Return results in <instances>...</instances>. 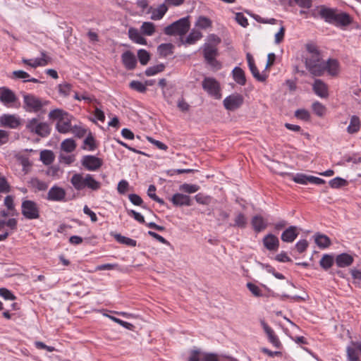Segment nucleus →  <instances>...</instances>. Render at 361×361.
Returning <instances> with one entry per match:
<instances>
[{
	"instance_id": "45",
	"label": "nucleus",
	"mask_w": 361,
	"mask_h": 361,
	"mask_svg": "<svg viewBox=\"0 0 361 361\" xmlns=\"http://www.w3.org/2000/svg\"><path fill=\"white\" fill-rule=\"evenodd\" d=\"M137 58L140 63L145 66L147 65L150 60V54L147 50L141 49L137 51Z\"/></svg>"
},
{
	"instance_id": "17",
	"label": "nucleus",
	"mask_w": 361,
	"mask_h": 361,
	"mask_svg": "<svg viewBox=\"0 0 361 361\" xmlns=\"http://www.w3.org/2000/svg\"><path fill=\"white\" fill-rule=\"evenodd\" d=\"M312 90L321 98H327L329 97L328 85L320 79H315L312 84Z\"/></svg>"
},
{
	"instance_id": "64",
	"label": "nucleus",
	"mask_w": 361,
	"mask_h": 361,
	"mask_svg": "<svg viewBox=\"0 0 361 361\" xmlns=\"http://www.w3.org/2000/svg\"><path fill=\"white\" fill-rule=\"evenodd\" d=\"M84 144L89 147V150L90 151L94 150L97 147L95 140L91 133H90L87 137L85 139Z\"/></svg>"
},
{
	"instance_id": "40",
	"label": "nucleus",
	"mask_w": 361,
	"mask_h": 361,
	"mask_svg": "<svg viewBox=\"0 0 361 361\" xmlns=\"http://www.w3.org/2000/svg\"><path fill=\"white\" fill-rule=\"evenodd\" d=\"M164 63H159L156 66H150L145 70V75L147 76L154 75L159 73L163 72L165 69Z\"/></svg>"
},
{
	"instance_id": "28",
	"label": "nucleus",
	"mask_w": 361,
	"mask_h": 361,
	"mask_svg": "<svg viewBox=\"0 0 361 361\" xmlns=\"http://www.w3.org/2000/svg\"><path fill=\"white\" fill-rule=\"evenodd\" d=\"M168 11V6L164 3L151 11V19L153 20H161Z\"/></svg>"
},
{
	"instance_id": "27",
	"label": "nucleus",
	"mask_w": 361,
	"mask_h": 361,
	"mask_svg": "<svg viewBox=\"0 0 361 361\" xmlns=\"http://www.w3.org/2000/svg\"><path fill=\"white\" fill-rule=\"evenodd\" d=\"M129 38L137 44L146 45L147 39L141 35L140 32L134 27H130L128 30Z\"/></svg>"
},
{
	"instance_id": "41",
	"label": "nucleus",
	"mask_w": 361,
	"mask_h": 361,
	"mask_svg": "<svg viewBox=\"0 0 361 361\" xmlns=\"http://www.w3.org/2000/svg\"><path fill=\"white\" fill-rule=\"evenodd\" d=\"M335 262V259L332 255H324L322 259H320L319 264L320 266L324 269H328L331 267L334 262Z\"/></svg>"
},
{
	"instance_id": "15",
	"label": "nucleus",
	"mask_w": 361,
	"mask_h": 361,
	"mask_svg": "<svg viewBox=\"0 0 361 361\" xmlns=\"http://www.w3.org/2000/svg\"><path fill=\"white\" fill-rule=\"evenodd\" d=\"M261 325L268 337L269 341L275 348L281 349L282 348V344L278 336L275 334L274 330L264 320L261 321Z\"/></svg>"
},
{
	"instance_id": "2",
	"label": "nucleus",
	"mask_w": 361,
	"mask_h": 361,
	"mask_svg": "<svg viewBox=\"0 0 361 361\" xmlns=\"http://www.w3.org/2000/svg\"><path fill=\"white\" fill-rule=\"evenodd\" d=\"M71 183L76 190L88 188L97 191L101 188V183L96 180L91 174L83 176L82 173H75L71 178Z\"/></svg>"
},
{
	"instance_id": "20",
	"label": "nucleus",
	"mask_w": 361,
	"mask_h": 361,
	"mask_svg": "<svg viewBox=\"0 0 361 361\" xmlns=\"http://www.w3.org/2000/svg\"><path fill=\"white\" fill-rule=\"evenodd\" d=\"M354 257L348 253H341L338 255L335 258V263L339 268H345L353 264Z\"/></svg>"
},
{
	"instance_id": "57",
	"label": "nucleus",
	"mask_w": 361,
	"mask_h": 361,
	"mask_svg": "<svg viewBox=\"0 0 361 361\" xmlns=\"http://www.w3.org/2000/svg\"><path fill=\"white\" fill-rule=\"evenodd\" d=\"M246 286L248 290L252 293L253 295L256 297L262 296V290L257 285L251 282H248Z\"/></svg>"
},
{
	"instance_id": "18",
	"label": "nucleus",
	"mask_w": 361,
	"mask_h": 361,
	"mask_svg": "<svg viewBox=\"0 0 361 361\" xmlns=\"http://www.w3.org/2000/svg\"><path fill=\"white\" fill-rule=\"evenodd\" d=\"M121 60L123 66L127 70H133L137 65L135 56L130 51H126L121 55Z\"/></svg>"
},
{
	"instance_id": "43",
	"label": "nucleus",
	"mask_w": 361,
	"mask_h": 361,
	"mask_svg": "<svg viewBox=\"0 0 361 361\" xmlns=\"http://www.w3.org/2000/svg\"><path fill=\"white\" fill-rule=\"evenodd\" d=\"M249 68L253 75V77L259 82L266 81L268 75L265 73H260L255 64L249 66Z\"/></svg>"
},
{
	"instance_id": "46",
	"label": "nucleus",
	"mask_w": 361,
	"mask_h": 361,
	"mask_svg": "<svg viewBox=\"0 0 361 361\" xmlns=\"http://www.w3.org/2000/svg\"><path fill=\"white\" fill-rule=\"evenodd\" d=\"M156 187L154 185H150L147 190V195L148 196L152 199L154 201L158 202L161 205H164L165 202L163 199L159 197L156 194Z\"/></svg>"
},
{
	"instance_id": "48",
	"label": "nucleus",
	"mask_w": 361,
	"mask_h": 361,
	"mask_svg": "<svg viewBox=\"0 0 361 361\" xmlns=\"http://www.w3.org/2000/svg\"><path fill=\"white\" fill-rule=\"evenodd\" d=\"M129 87L138 92L145 93L147 91V87L142 82L137 80H133L130 82Z\"/></svg>"
},
{
	"instance_id": "37",
	"label": "nucleus",
	"mask_w": 361,
	"mask_h": 361,
	"mask_svg": "<svg viewBox=\"0 0 361 361\" xmlns=\"http://www.w3.org/2000/svg\"><path fill=\"white\" fill-rule=\"evenodd\" d=\"M61 149L66 152L70 153L73 152L76 148V144L74 140L68 138L64 140L61 145Z\"/></svg>"
},
{
	"instance_id": "59",
	"label": "nucleus",
	"mask_w": 361,
	"mask_h": 361,
	"mask_svg": "<svg viewBox=\"0 0 361 361\" xmlns=\"http://www.w3.org/2000/svg\"><path fill=\"white\" fill-rule=\"evenodd\" d=\"M235 20L243 27H247L249 25L247 18L242 13H236Z\"/></svg>"
},
{
	"instance_id": "26",
	"label": "nucleus",
	"mask_w": 361,
	"mask_h": 361,
	"mask_svg": "<svg viewBox=\"0 0 361 361\" xmlns=\"http://www.w3.org/2000/svg\"><path fill=\"white\" fill-rule=\"evenodd\" d=\"M17 97L14 92L8 88H3L0 94V101L4 104L15 102Z\"/></svg>"
},
{
	"instance_id": "7",
	"label": "nucleus",
	"mask_w": 361,
	"mask_h": 361,
	"mask_svg": "<svg viewBox=\"0 0 361 361\" xmlns=\"http://www.w3.org/2000/svg\"><path fill=\"white\" fill-rule=\"evenodd\" d=\"M202 53L207 63L216 70L221 68V63L216 59L219 55L217 47H215V46H213L211 44H204L203 45Z\"/></svg>"
},
{
	"instance_id": "62",
	"label": "nucleus",
	"mask_w": 361,
	"mask_h": 361,
	"mask_svg": "<svg viewBox=\"0 0 361 361\" xmlns=\"http://www.w3.org/2000/svg\"><path fill=\"white\" fill-rule=\"evenodd\" d=\"M127 214L130 216L133 217L139 223H140V224L145 223L144 216L139 212H137L133 209H127Z\"/></svg>"
},
{
	"instance_id": "3",
	"label": "nucleus",
	"mask_w": 361,
	"mask_h": 361,
	"mask_svg": "<svg viewBox=\"0 0 361 361\" xmlns=\"http://www.w3.org/2000/svg\"><path fill=\"white\" fill-rule=\"evenodd\" d=\"M23 97V107L26 112L29 113L40 112L42 108L49 104V101L42 99L32 94L24 93Z\"/></svg>"
},
{
	"instance_id": "34",
	"label": "nucleus",
	"mask_w": 361,
	"mask_h": 361,
	"mask_svg": "<svg viewBox=\"0 0 361 361\" xmlns=\"http://www.w3.org/2000/svg\"><path fill=\"white\" fill-rule=\"evenodd\" d=\"M315 243L318 247L321 248H326L330 246L331 240L324 234L317 233L315 235Z\"/></svg>"
},
{
	"instance_id": "63",
	"label": "nucleus",
	"mask_w": 361,
	"mask_h": 361,
	"mask_svg": "<svg viewBox=\"0 0 361 361\" xmlns=\"http://www.w3.org/2000/svg\"><path fill=\"white\" fill-rule=\"evenodd\" d=\"M128 199L134 205L142 206L143 208H145V207L142 205V199L138 195L134 193L130 194L128 195Z\"/></svg>"
},
{
	"instance_id": "38",
	"label": "nucleus",
	"mask_w": 361,
	"mask_h": 361,
	"mask_svg": "<svg viewBox=\"0 0 361 361\" xmlns=\"http://www.w3.org/2000/svg\"><path fill=\"white\" fill-rule=\"evenodd\" d=\"M140 30L142 34L152 36L155 32V25L152 22H144L141 25Z\"/></svg>"
},
{
	"instance_id": "25",
	"label": "nucleus",
	"mask_w": 361,
	"mask_h": 361,
	"mask_svg": "<svg viewBox=\"0 0 361 361\" xmlns=\"http://www.w3.org/2000/svg\"><path fill=\"white\" fill-rule=\"evenodd\" d=\"M298 233L297 232L296 226H291L286 229L281 234V240L283 242L292 243L298 237Z\"/></svg>"
},
{
	"instance_id": "21",
	"label": "nucleus",
	"mask_w": 361,
	"mask_h": 361,
	"mask_svg": "<svg viewBox=\"0 0 361 361\" xmlns=\"http://www.w3.org/2000/svg\"><path fill=\"white\" fill-rule=\"evenodd\" d=\"M56 128L60 133L65 134L71 132L72 128L71 120L68 114L57 121Z\"/></svg>"
},
{
	"instance_id": "44",
	"label": "nucleus",
	"mask_w": 361,
	"mask_h": 361,
	"mask_svg": "<svg viewBox=\"0 0 361 361\" xmlns=\"http://www.w3.org/2000/svg\"><path fill=\"white\" fill-rule=\"evenodd\" d=\"M313 112L319 117H322L326 114V107L319 102H314L312 105Z\"/></svg>"
},
{
	"instance_id": "58",
	"label": "nucleus",
	"mask_w": 361,
	"mask_h": 361,
	"mask_svg": "<svg viewBox=\"0 0 361 361\" xmlns=\"http://www.w3.org/2000/svg\"><path fill=\"white\" fill-rule=\"evenodd\" d=\"M310 176L303 173H297L293 176V180L294 182L300 184L305 185L309 182Z\"/></svg>"
},
{
	"instance_id": "47",
	"label": "nucleus",
	"mask_w": 361,
	"mask_h": 361,
	"mask_svg": "<svg viewBox=\"0 0 361 361\" xmlns=\"http://www.w3.org/2000/svg\"><path fill=\"white\" fill-rule=\"evenodd\" d=\"M293 2L302 8L309 9L312 6V0H289V6H292Z\"/></svg>"
},
{
	"instance_id": "52",
	"label": "nucleus",
	"mask_w": 361,
	"mask_h": 361,
	"mask_svg": "<svg viewBox=\"0 0 361 361\" xmlns=\"http://www.w3.org/2000/svg\"><path fill=\"white\" fill-rule=\"evenodd\" d=\"M107 317L109 319H111L112 321L115 322L116 323L120 324L121 326H123L124 328H126L127 329H129L131 331L135 330V326L133 324H132L131 323L123 321V320H121L116 317L111 316V315H107Z\"/></svg>"
},
{
	"instance_id": "39",
	"label": "nucleus",
	"mask_w": 361,
	"mask_h": 361,
	"mask_svg": "<svg viewBox=\"0 0 361 361\" xmlns=\"http://www.w3.org/2000/svg\"><path fill=\"white\" fill-rule=\"evenodd\" d=\"M40 159L46 164H51L54 160V155L52 151L45 149L40 153Z\"/></svg>"
},
{
	"instance_id": "6",
	"label": "nucleus",
	"mask_w": 361,
	"mask_h": 361,
	"mask_svg": "<svg viewBox=\"0 0 361 361\" xmlns=\"http://www.w3.org/2000/svg\"><path fill=\"white\" fill-rule=\"evenodd\" d=\"M26 129L42 137H47L51 133V128L48 123L39 122L35 118L28 120L26 123Z\"/></svg>"
},
{
	"instance_id": "11",
	"label": "nucleus",
	"mask_w": 361,
	"mask_h": 361,
	"mask_svg": "<svg viewBox=\"0 0 361 361\" xmlns=\"http://www.w3.org/2000/svg\"><path fill=\"white\" fill-rule=\"evenodd\" d=\"M81 164L87 170L94 171L102 166L103 160L94 155H85L82 157Z\"/></svg>"
},
{
	"instance_id": "12",
	"label": "nucleus",
	"mask_w": 361,
	"mask_h": 361,
	"mask_svg": "<svg viewBox=\"0 0 361 361\" xmlns=\"http://www.w3.org/2000/svg\"><path fill=\"white\" fill-rule=\"evenodd\" d=\"M46 199L52 202H66V192L63 188L55 185L49 190Z\"/></svg>"
},
{
	"instance_id": "33",
	"label": "nucleus",
	"mask_w": 361,
	"mask_h": 361,
	"mask_svg": "<svg viewBox=\"0 0 361 361\" xmlns=\"http://www.w3.org/2000/svg\"><path fill=\"white\" fill-rule=\"evenodd\" d=\"M114 239L121 244L126 245L130 247H135L137 241L132 238L122 235L120 233L111 234Z\"/></svg>"
},
{
	"instance_id": "60",
	"label": "nucleus",
	"mask_w": 361,
	"mask_h": 361,
	"mask_svg": "<svg viewBox=\"0 0 361 361\" xmlns=\"http://www.w3.org/2000/svg\"><path fill=\"white\" fill-rule=\"evenodd\" d=\"M347 357L348 361H359L356 350L350 346L347 348Z\"/></svg>"
},
{
	"instance_id": "4",
	"label": "nucleus",
	"mask_w": 361,
	"mask_h": 361,
	"mask_svg": "<svg viewBox=\"0 0 361 361\" xmlns=\"http://www.w3.org/2000/svg\"><path fill=\"white\" fill-rule=\"evenodd\" d=\"M190 27V23L189 20V16H187L182 18L165 27L164 29V32L165 35L169 36H183L188 32Z\"/></svg>"
},
{
	"instance_id": "22",
	"label": "nucleus",
	"mask_w": 361,
	"mask_h": 361,
	"mask_svg": "<svg viewBox=\"0 0 361 361\" xmlns=\"http://www.w3.org/2000/svg\"><path fill=\"white\" fill-rule=\"evenodd\" d=\"M0 123L2 126L11 128H16L19 125V120L14 115H4L0 118Z\"/></svg>"
},
{
	"instance_id": "16",
	"label": "nucleus",
	"mask_w": 361,
	"mask_h": 361,
	"mask_svg": "<svg viewBox=\"0 0 361 361\" xmlns=\"http://www.w3.org/2000/svg\"><path fill=\"white\" fill-rule=\"evenodd\" d=\"M339 70L340 65L338 61L335 59H329L326 61L324 62L322 75L326 71L329 75L331 76H336L339 73Z\"/></svg>"
},
{
	"instance_id": "32",
	"label": "nucleus",
	"mask_w": 361,
	"mask_h": 361,
	"mask_svg": "<svg viewBox=\"0 0 361 361\" xmlns=\"http://www.w3.org/2000/svg\"><path fill=\"white\" fill-rule=\"evenodd\" d=\"M360 120L357 116H352L350 118V124L347 128V131L350 134H353L360 130Z\"/></svg>"
},
{
	"instance_id": "14",
	"label": "nucleus",
	"mask_w": 361,
	"mask_h": 361,
	"mask_svg": "<svg viewBox=\"0 0 361 361\" xmlns=\"http://www.w3.org/2000/svg\"><path fill=\"white\" fill-rule=\"evenodd\" d=\"M170 200L175 207H190L192 204V200L189 195L179 192L175 193Z\"/></svg>"
},
{
	"instance_id": "23",
	"label": "nucleus",
	"mask_w": 361,
	"mask_h": 361,
	"mask_svg": "<svg viewBox=\"0 0 361 361\" xmlns=\"http://www.w3.org/2000/svg\"><path fill=\"white\" fill-rule=\"evenodd\" d=\"M263 244L269 250H276L279 245V241L276 236L270 233L264 236Z\"/></svg>"
},
{
	"instance_id": "56",
	"label": "nucleus",
	"mask_w": 361,
	"mask_h": 361,
	"mask_svg": "<svg viewBox=\"0 0 361 361\" xmlns=\"http://www.w3.org/2000/svg\"><path fill=\"white\" fill-rule=\"evenodd\" d=\"M68 113L64 112L63 110L56 109L51 111L49 114L50 119H58L59 121L61 118L65 116Z\"/></svg>"
},
{
	"instance_id": "31",
	"label": "nucleus",
	"mask_w": 361,
	"mask_h": 361,
	"mask_svg": "<svg viewBox=\"0 0 361 361\" xmlns=\"http://www.w3.org/2000/svg\"><path fill=\"white\" fill-rule=\"evenodd\" d=\"M174 45L171 43H163L158 46L157 51L162 57H166L173 53Z\"/></svg>"
},
{
	"instance_id": "10",
	"label": "nucleus",
	"mask_w": 361,
	"mask_h": 361,
	"mask_svg": "<svg viewBox=\"0 0 361 361\" xmlns=\"http://www.w3.org/2000/svg\"><path fill=\"white\" fill-rule=\"evenodd\" d=\"M244 98L240 94H233L224 99V106L228 111H235L243 104Z\"/></svg>"
},
{
	"instance_id": "51",
	"label": "nucleus",
	"mask_w": 361,
	"mask_h": 361,
	"mask_svg": "<svg viewBox=\"0 0 361 361\" xmlns=\"http://www.w3.org/2000/svg\"><path fill=\"white\" fill-rule=\"evenodd\" d=\"M72 85L70 83L64 82L58 85V90L60 94L68 97L71 94Z\"/></svg>"
},
{
	"instance_id": "24",
	"label": "nucleus",
	"mask_w": 361,
	"mask_h": 361,
	"mask_svg": "<svg viewBox=\"0 0 361 361\" xmlns=\"http://www.w3.org/2000/svg\"><path fill=\"white\" fill-rule=\"evenodd\" d=\"M251 224L256 233H259L264 231L267 226V222L261 215L254 216L252 218Z\"/></svg>"
},
{
	"instance_id": "61",
	"label": "nucleus",
	"mask_w": 361,
	"mask_h": 361,
	"mask_svg": "<svg viewBox=\"0 0 361 361\" xmlns=\"http://www.w3.org/2000/svg\"><path fill=\"white\" fill-rule=\"evenodd\" d=\"M76 137L81 138L84 137L87 133V130L79 126H74L71 130Z\"/></svg>"
},
{
	"instance_id": "53",
	"label": "nucleus",
	"mask_w": 361,
	"mask_h": 361,
	"mask_svg": "<svg viewBox=\"0 0 361 361\" xmlns=\"http://www.w3.org/2000/svg\"><path fill=\"white\" fill-rule=\"evenodd\" d=\"M329 183V185L332 188H338L345 185L347 184V181H346V180H345L342 178L336 177V178L331 179Z\"/></svg>"
},
{
	"instance_id": "8",
	"label": "nucleus",
	"mask_w": 361,
	"mask_h": 361,
	"mask_svg": "<svg viewBox=\"0 0 361 361\" xmlns=\"http://www.w3.org/2000/svg\"><path fill=\"white\" fill-rule=\"evenodd\" d=\"M21 213L27 219H36L39 217V208L35 201L25 200L22 202Z\"/></svg>"
},
{
	"instance_id": "1",
	"label": "nucleus",
	"mask_w": 361,
	"mask_h": 361,
	"mask_svg": "<svg viewBox=\"0 0 361 361\" xmlns=\"http://www.w3.org/2000/svg\"><path fill=\"white\" fill-rule=\"evenodd\" d=\"M317 9L318 15L322 20L336 27H346L353 23V18L348 13L339 11L336 8L320 5Z\"/></svg>"
},
{
	"instance_id": "42",
	"label": "nucleus",
	"mask_w": 361,
	"mask_h": 361,
	"mask_svg": "<svg viewBox=\"0 0 361 361\" xmlns=\"http://www.w3.org/2000/svg\"><path fill=\"white\" fill-rule=\"evenodd\" d=\"M340 277L345 278L348 276V274H350L353 283L361 287V272H336Z\"/></svg>"
},
{
	"instance_id": "50",
	"label": "nucleus",
	"mask_w": 361,
	"mask_h": 361,
	"mask_svg": "<svg viewBox=\"0 0 361 361\" xmlns=\"http://www.w3.org/2000/svg\"><path fill=\"white\" fill-rule=\"evenodd\" d=\"M295 116L300 120L308 121L310 120V112L305 109H299L295 111Z\"/></svg>"
},
{
	"instance_id": "49",
	"label": "nucleus",
	"mask_w": 361,
	"mask_h": 361,
	"mask_svg": "<svg viewBox=\"0 0 361 361\" xmlns=\"http://www.w3.org/2000/svg\"><path fill=\"white\" fill-rule=\"evenodd\" d=\"M179 189L184 192L191 194L196 192L200 189V186L195 184L184 183L180 186Z\"/></svg>"
},
{
	"instance_id": "54",
	"label": "nucleus",
	"mask_w": 361,
	"mask_h": 361,
	"mask_svg": "<svg viewBox=\"0 0 361 361\" xmlns=\"http://www.w3.org/2000/svg\"><path fill=\"white\" fill-rule=\"evenodd\" d=\"M0 296L7 300H16V296L10 290L6 288H0Z\"/></svg>"
},
{
	"instance_id": "13",
	"label": "nucleus",
	"mask_w": 361,
	"mask_h": 361,
	"mask_svg": "<svg viewBox=\"0 0 361 361\" xmlns=\"http://www.w3.org/2000/svg\"><path fill=\"white\" fill-rule=\"evenodd\" d=\"M41 58H37L35 59H25L22 60L23 63L25 65H28L32 68H37L38 66H45L51 61V57L48 56L45 51L41 52Z\"/></svg>"
},
{
	"instance_id": "9",
	"label": "nucleus",
	"mask_w": 361,
	"mask_h": 361,
	"mask_svg": "<svg viewBox=\"0 0 361 361\" xmlns=\"http://www.w3.org/2000/svg\"><path fill=\"white\" fill-rule=\"evenodd\" d=\"M202 88L210 96L219 99L221 97L219 82L214 78L206 77L202 82Z\"/></svg>"
},
{
	"instance_id": "29",
	"label": "nucleus",
	"mask_w": 361,
	"mask_h": 361,
	"mask_svg": "<svg viewBox=\"0 0 361 361\" xmlns=\"http://www.w3.org/2000/svg\"><path fill=\"white\" fill-rule=\"evenodd\" d=\"M233 78L235 82L240 85H245L246 78L244 71L240 67H235L233 70Z\"/></svg>"
},
{
	"instance_id": "30",
	"label": "nucleus",
	"mask_w": 361,
	"mask_h": 361,
	"mask_svg": "<svg viewBox=\"0 0 361 361\" xmlns=\"http://www.w3.org/2000/svg\"><path fill=\"white\" fill-rule=\"evenodd\" d=\"M247 224V219L245 215L242 212H238L235 214L234 219V223L231 224L230 226L237 227L239 228H245Z\"/></svg>"
},
{
	"instance_id": "35",
	"label": "nucleus",
	"mask_w": 361,
	"mask_h": 361,
	"mask_svg": "<svg viewBox=\"0 0 361 361\" xmlns=\"http://www.w3.org/2000/svg\"><path fill=\"white\" fill-rule=\"evenodd\" d=\"M202 37V33L198 30H192L190 34L187 36L185 41L183 42V44H193L197 41L200 39Z\"/></svg>"
},
{
	"instance_id": "36",
	"label": "nucleus",
	"mask_w": 361,
	"mask_h": 361,
	"mask_svg": "<svg viewBox=\"0 0 361 361\" xmlns=\"http://www.w3.org/2000/svg\"><path fill=\"white\" fill-rule=\"evenodd\" d=\"M195 26L200 29L205 30L212 27V21L209 18L201 16L198 17L195 23Z\"/></svg>"
},
{
	"instance_id": "55",
	"label": "nucleus",
	"mask_w": 361,
	"mask_h": 361,
	"mask_svg": "<svg viewBox=\"0 0 361 361\" xmlns=\"http://www.w3.org/2000/svg\"><path fill=\"white\" fill-rule=\"evenodd\" d=\"M196 202L199 204L208 205L211 202V197L204 195L202 193H198L195 196Z\"/></svg>"
},
{
	"instance_id": "5",
	"label": "nucleus",
	"mask_w": 361,
	"mask_h": 361,
	"mask_svg": "<svg viewBox=\"0 0 361 361\" xmlns=\"http://www.w3.org/2000/svg\"><path fill=\"white\" fill-rule=\"evenodd\" d=\"M324 61L322 60L320 54L310 55L305 58V67L314 76H322Z\"/></svg>"
},
{
	"instance_id": "19",
	"label": "nucleus",
	"mask_w": 361,
	"mask_h": 361,
	"mask_svg": "<svg viewBox=\"0 0 361 361\" xmlns=\"http://www.w3.org/2000/svg\"><path fill=\"white\" fill-rule=\"evenodd\" d=\"M27 185L34 192L46 191L48 189V183L39 180L37 177H32L27 181Z\"/></svg>"
}]
</instances>
